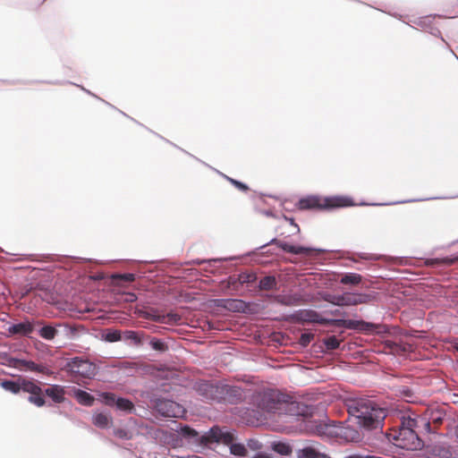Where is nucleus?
<instances>
[{
  "label": "nucleus",
  "instance_id": "nucleus-1",
  "mask_svg": "<svg viewBox=\"0 0 458 458\" xmlns=\"http://www.w3.org/2000/svg\"><path fill=\"white\" fill-rule=\"evenodd\" d=\"M349 416L365 430L381 429L386 411L367 398L350 399L346 403Z\"/></svg>",
  "mask_w": 458,
  "mask_h": 458
},
{
  "label": "nucleus",
  "instance_id": "nucleus-2",
  "mask_svg": "<svg viewBox=\"0 0 458 458\" xmlns=\"http://www.w3.org/2000/svg\"><path fill=\"white\" fill-rule=\"evenodd\" d=\"M297 403L291 401L289 396L277 391H268L262 394L258 404L263 420H268L274 415H294Z\"/></svg>",
  "mask_w": 458,
  "mask_h": 458
},
{
  "label": "nucleus",
  "instance_id": "nucleus-3",
  "mask_svg": "<svg viewBox=\"0 0 458 458\" xmlns=\"http://www.w3.org/2000/svg\"><path fill=\"white\" fill-rule=\"evenodd\" d=\"M318 436L338 437L346 442H359L362 439L360 432L348 424L335 421H320L313 429Z\"/></svg>",
  "mask_w": 458,
  "mask_h": 458
},
{
  "label": "nucleus",
  "instance_id": "nucleus-4",
  "mask_svg": "<svg viewBox=\"0 0 458 458\" xmlns=\"http://www.w3.org/2000/svg\"><path fill=\"white\" fill-rule=\"evenodd\" d=\"M202 445L212 447L213 444H224L228 445L230 453L237 456H245L247 454V449L242 444L233 443L234 436L229 431H225L219 428H212L208 432L202 435L200 437Z\"/></svg>",
  "mask_w": 458,
  "mask_h": 458
},
{
  "label": "nucleus",
  "instance_id": "nucleus-5",
  "mask_svg": "<svg viewBox=\"0 0 458 458\" xmlns=\"http://www.w3.org/2000/svg\"><path fill=\"white\" fill-rule=\"evenodd\" d=\"M352 199L344 196L322 198L319 196H308L300 199L298 206L301 209L335 208L353 206Z\"/></svg>",
  "mask_w": 458,
  "mask_h": 458
},
{
  "label": "nucleus",
  "instance_id": "nucleus-6",
  "mask_svg": "<svg viewBox=\"0 0 458 458\" xmlns=\"http://www.w3.org/2000/svg\"><path fill=\"white\" fill-rule=\"evenodd\" d=\"M388 440L399 448L407 450H419L423 443L415 431L399 429L398 432L389 434Z\"/></svg>",
  "mask_w": 458,
  "mask_h": 458
},
{
  "label": "nucleus",
  "instance_id": "nucleus-7",
  "mask_svg": "<svg viewBox=\"0 0 458 458\" xmlns=\"http://www.w3.org/2000/svg\"><path fill=\"white\" fill-rule=\"evenodd\" d=\"M373 299V296L366 293H344L335 295L329 294L326 301L337 306H353L362 303H368Z\"/></svg>",
  "mask_w": 458,
  "mask_h": 458
},
{
  "label": "nucleus",
  "instance_id": "nucleus-8",
  "mask_svg": "<svg viewBox=\"0 0 458 458\" xmlns=\"http://www.w3.org/2000/svg\"><path fill=\"white\" fill-rule=\"evenodd\" d=\"M4 364L10 368L17 369L20 371H23V372L30 371V372H38V373H41V374H45V375L52 374V371L47 367H46L44 365H38V364H36L32 360L14 358V357H11V356L4 357Z\"/></svg>",
  "mask_w": 458,
  "mask_h": 458
},
{
  "label": "nucleus",
  "instance_id": "nucleus-9",
  "mask_svg": "<svg viewBox=\"0 0 458 458\" xmlns=\"http://www.w3.org/2000/svg\"><path fill=\"white\" fill-rule=\"evenodd\" d=\"M69 372L86 378H91L96 375V366L87 360L76 357L66 364Z\"/></svg>",
  "mask_w": 458,
  "mask_h": 458
},
{
  "label": "nucleus",
  "instance_id": "nucleus-10",
  "mask_svg": "<svg viewBox=\"0 0 458 458\" xmlns=\"http://www.w3.org/2000/svg\"><path fill=\"white\" fill-rule=\"evenodd\" d=\"M269 244H276L284 251L294 255H306L310 256L313 252H321L322 250L315 249L310 247H304L300 245L290 244L285 241H280L277 239H272Z\"/></svg>",
  "mask_w": 458,
  "mask_h": 458
},
{
  "label": "nucleus",
  "instance_id": "nucleus-11",
  "mask_svg": "<svg viewBox=\"0 0 458 458\" xmlns=\"http://www.w3.org/2000/svg\"><path fill=\"white\" fill-rule=\"evenodd\" d=\"M157 410L165 417L179 418L184 414L183 407L171 400L158 401L157 403Z\"/></svg>",
  "mask_w": 458,
  "mask_h": 458
},
{
  "label": "nucleus",
  "instance_id": "nucleus-12",
  "mask_svg": "<svg viewBox=\"0 0 458 458\" xmlns=\"http://www.w3.org/2000/svg\"><path fill=\"white\" fill-rule=\"evenodd\" d=\"M101 397L106 404L110 406L115 405L120 411L129 412L133 409V404L131 401L125 398L116 397L114 394L103 393Z\"/></svg>",
  "mask_w": 458,
  "mask_h": 458
},
{
  "label": "nucleus",
  "instance_id": "nucleus-13",
  "mask_svg": "<svg viewBox=\"0 0 458 458\" xmlns=\"http://www.w3.org/2000/svg\"><path fill=\"white\" fill-rule=\"evenodd\" d=\"M33 330V327L30 322H21L18 324H9L6 327V331L9 335H27Z\"/></svg>",
  "mask_w": 458,
  "mask_h": 458
},
{
  "label": "nucleus",
  "instance_id": "nucleus-14",
  "mask_svg": "<svg viewBox=\"0 0 458 458\" xmlns=\"http://www.w3.org/2000/svg\"><path fill=\"white\" fill-rule=\"evenodd\" d=\"M298 458H330L325 454H321L312 446H307L302 449H299L297 452Z\"/></svg>",
  "mask_w": 458,
  "mask_h": 458
},
{
  "label": "nucleus",
  "instance_id": "nucleus-15",
  "mask_svg": "<svg viewBox=\"0 0 458 458\" xmlns=\"http://www.w3.org/2000/svg\"><path fill=\"white\" fill-rule=\"evenodd\" d=\"M45 394L54 402L61 403L64 400V390L62 386L54 385L47 388Z\"/></svg>",
  "mask_w": 458,
  "mask_h": 458
},
{
  "label": "nucleus",
  "instance_id": "nucleus-16",
  "mask_svg": "<svg viewBox=\"0 0 458 458\" xmlns=\"http://www.w3.org/2000/svg\"><path fill=\"white\" fill-rule=\"evenodd\" d=\"M93 423L101 428H107L111 423V417L105 412H98L93 416Z\"/></svg>",
  "mask_w": 458,
  "mask_h": 458
},
{
  "label": "nucleus",
  "instance_id": "nucleus-17",
  "mask_svg": "<svg viewBox=\"0 0 458 458\" xmlns=\"http://www.w3.org/2000/svg\"><path fill=\"white\" fill-rule=\"evenodd\" d=\"M21 391L29 393L30 394H35L41 392V388L32 380L22 379Z\"/></svg>",
  "mask_w": 458,
  "mask_h": 458
},
{
  "label": "nucleus",
  "instance_id": "nucleus-18",
  "mask_svg": "<svg viewBox=\"0 0 458 458\" xmlns=\"http://www.w3.org/2000/svg\"><path fill=\"white\" fill-rule=\"evenodd\" d=\"M361 276L356 273H347L344 275L340 282L344 284H359L361 282Z\"/></svg>",
  "mask_w": 458,
  "mask_h": 458
},
{
  "label": "nucleus",
  "instance_id": "nucleus-19",
  "mask_svg": "<svg viewBox=\"0 0 458 458\" xmlns=\"http://www.w3.org/2000/svg\"><path fill=\"white\" fill-rule=\"evenodd\" d=\"M2 387L13 394H18L21 391V380L18 382L4 380L1 383Z\"/></svg>",
  "mask_w": 458,
  "mask_h": 458
},
{
  "label": "nucleus",
  "instance_id": "nucleus-20",
  "mask_svg": "<svg viewBox=\"0 0 458 458\" xmlns=\"http://www.w3.org/2000/svg\"><path fill=\"white\" fill-rule=\"evenodd\" d=\"M38 333L42 338L46 340H53L57 334V330L51 326H45L40 328Z\"/></svg>",
  "mask_w": 458,
  "mask_h": 458
},
{
  "label": "nucleus",
  "instance_id": "nucleus-21",
  "mask_svg": "<svg viewBox=\"0 0 458 458\" xmlns=\"http://www.w3.org/2000/svg\"><path fill=\"white\" fill-rule=\"evenodd\" d=\"M273 450L281 455H289L292 453L290 445L283 442L275 443Z\"/></svg>",
  "mask_w": 458,
  "mask_h": 458
},
{
  "label": "nucleus",
  "instance_id": "nucleus-22",
  "mask_svg": "<svg viewBox=\"0 0 458 458\" xmlns=\"http://www.w3.org/2000/svg\"><path fill=\"white\" fill-rule=\"evenodd\" d=\"M276 285V281L274 276H266L259 282V287L262 290H271Z\"/></svg>",
  "mask_w": 458,
  "mask_h": 458
},
{
  "label": "nucleus",
  "instance_id": "nucleus-23",
  "mask_svg": "<svg viewBox=\"0 0 458 458\" xmlns=\"http://www.w3.org/2000/svg\"><path fill=\"white\" fill-rule=\"evenodd\" d=\"M76 397L81 403L85 405H91L94 400L89 394L82 390H78L76 392Z\"/></svg>",
  "mask_w": 458,
  "mask_h": 458
},
{
  "label": "nucleus",
  "instance_id": "nucleus-24",
  "mask_svg": "<svg viewBox=\"0 0 458 458\" xmlns=\"http://www.w3.org/2000/svg\"><path fill=\"white\" fill-rule=\"evenodd\" d=\"M103 338L105 341L109 343H114L122 340V336L119 331L117 330H109L103 335Z\"/></svg>",
  "mask_w": 458,
  "mask_h": 458
},
{
  "label": "nucleus",
  "instance_id": "nucleus-25",
  "mask_svg": "<svg viewBox=\"0 0 458 458\" xmlns=\"http://www.w3.org/2000/svg\"><path fill=\"white\" fill-rule=\"evenodd\" d=\"M29 402L35 404L38 407H42L45 404V399L43 396V391L38 394H30L28 398Z\"/></svg>",
  "mask_w": 458,
  "mask_h": 458
},
{
  "label": "nucleus",
  "instance_id": "nucleus-26",
  "mask_svg": "<svg viewBox=\"0 0 458 458\" xmlns=\"http://www.w3.org/2000/svg\"><path fill=\"white\" fill-rule=\"evenodd\" d=\"M225 180H227L230 183H232L236 189H238L239 191H247L249 190V187L248 185H246L245 183L242 182H239L235 179H233L224 174H220Z\"/></svg>",
  "mask_w": 458,
  "mask_h": 458
},
{
  "label": "nucleus",
  "instance_id": "nucleus-27",
  "mask_svg": "<svg viewBox=\"0 0 458 458\" xmlns=\"http://www.w3.org/2000/svg\"><path fill=\"white\" fill-rule=\"evenodd\" d=\"M257 279L256 275L253 273H242L238 276V282L242 284H251Z\"/></svg>",
  "mask_w": 458,
  "mask_h": 458
},
{
  "label": "nucleus",
  "instance_id": "nucleus-28",
  "mask_svg": "<svg viewBox=\"0 0 458 458\" xmlns=\"http://www.w3.org/2000/svg\"><path fill=\"white\" fill-rule=\"evenodd\" d=\"M417 427V421L414 419L407 418L403 419L402 421V426L400 427V429H407L410 431H414V428Z\"/></svg>",
  "mask_w": 458,
  "mask_h": 458
},
{
  "label": "nucleus",
  "instance_id": "nucleus-29",
  "mask_svg": "<svg viewBox=\"0 0 458 458\" xmlns=\"http://www.w3.org/2000/svg\"><path fill=\"white\" fill-rule=\"evenodd\" d=\"M325 344L327 349L335 350L339 347L340 342L335 336H329L326 339Z\"/></svg>",
  "mask_w": 458,
  "mask_h": 458
},
{
  "label": "nucleus",
  "instance_id": "nucleus-30",
  "mask_svg": "<svg viewBox=\"0 0 458 458\" xmlns=\"http://www.w3.org/2000/svg\"><path fill=\"white\" fill-rule=\"evenodd\" d=\"M432 19L431 16H427L414 21V23L422 29H426L430 24Z\"/></svg>",
  "mask_w": 458,
  "mask_h": 458
},
{
  "label": "nucleus",
  "instance_id": "nucleus-31",
  "mask_svg": "<svg viewBox=\"0 0 458 458\" xmlns=\"http://www.w3.org/2000/svg\"><path fill=\"white\" fill-rule=\"evenodd\" d=\"M150 344L156 351L164 352L166 349L165 343L157 339L152 340Z\"/></svg>",
  "mask_w": 458,
  "mask_h": 458
},
{
  "label": "nucleus",
  "instance_id": "nucleus-32",
  "mask_svg": "<svg viewBox=\"0 0 458 458\" xmlns=\"http://www.w3.org/2000/svg\"><path fill=\"white\" fill-rule=\"evenodd\" d=\"M113 277L114 278H121L127 282H132L135 280V276L133 274L115 275Z\"/></svg>",
  "mask_w": 458,
  "mask_h": 458
},
{
  "label": "nucleus",
  "instance_id": "nucleus-33",
  "mask_svg": "<svg viewBox=\"0 0 458 458\" xmlns=\"http://www.w3.org/2000/svg\"><path fill=\"white\" fill-rule=\"evenodd\" d=\"M114 435L120 438H124V439L131 437V435L129 432H127L124 429H121V428L114 430Z\"/></svg>",
  "mask_w": 458,
  "mask_h": 458
},
{
  "label": "nucleus",
  "instance_id": "nucleus-34",
  "mask_svg": "<svg viewBox=\"0 0 458 458\" xmlns=\"http://www.w3.org/2000/svg\"><path fill=\"white\" fill-rule=\"evenodd\" d=\"M182 434H183V436L188 437H198V433L195 430H193V429H191L190 428H184L182 429Z\"/></svg>",
  "mask_w": 458,
  "mask_h": 458
},
{
  "label": "nucleus",
  "instance_id": "nucleus-35",
  "mask_svg": "<svg viewBox=\"0 0 458 458\" xmlns=\"http://www.w3.org/2000/svg\"><path fill=\"white\" fill-rule=\"evenodd\" d=\"M124 337L128 340H131L132 342H138V336L133 331H126L124 333Z\"/></svg>",
  "mask_w": 458,
  "mask_h": 458
},
{
  "label": "nucleus",
  "instance_id": "nucleus-36",
  "mask_svg": "<svg viewBox=\"0 0 458 458\" xmlns=\"http://www.w3.org/2000/svg\"><path fill=\"white\" fill-rule=\"evenodd\" d=\"M312 336L310 334H302L301 336V344L303 346L308 345L310 343Z\"/></svg>",
  "mask_w": 458,
  "mask_h": 458
},
{
  "label": "nucleus",
  "instance_id": "nucleus-37",
  "mask_svg": "<svg viewBox=\"0 0 458 458\" xmlns=\"http://www.w3.org/2000/svg\"><path fill=\"white\" fill-rule=\"evenodd\" d=\"M284 219L286 221H289L290 222V225L291 226L293 227V232H292L291 233L292 234H295V233H300V227L298 226L297 224L294 223L293 219V218H287V217H284Z\"/></svg>",
  "mask_w": 458,
  "mask_h": 458
},
{
  "label": "nucleus",
  "instance_id": "nucleus-38",
  "mask_svg": "<svg viewBox=\"0 0 458 458\" xmlns=\"http://www.w3.org/2000/svg\"><path fill=\"white\" fill-rule=\"evenodd\" d=\"M167 318H168V321L176 323L179 321L180 317L177 314H168Z\"/></svg>",
  "mask_w": 458,
  "mask_h": 458
},
{
  "label": "nucleus",
  "instance_id": "nucleus-39",
  "mask_svg": "<svg viewBox=\"0 0 458 458\" xmlns=\"http://www.w3.org/2000/svg\"><path fill=\"white\" fill-rule=\"evenodd\" d=\"M252 458H270V456L264 453H259L255 454Z\"/></svg>",
  "mask_w": 458,
  "mask_h": 458
},
{
  "label": "nucleus",
  "instance_id": "nucleus-40",
  "mask_svg": "<svg viewBox=\"0 0 458 458\" xmlns=\"http://www.w3.org/2000/svg\"><path fill=\"white\" fill-rule=\"evenodd\" d=\"M267 216H273V213L271 210H266L262 212Z\"/></svg>",
  "mask_w": 458,
  "mask_h": 458
},
{
  "label": "nucleus",
  "instance_id": "nucleus-41",
  "mask_svg": "<svg viewBox=\"0 0 458 458\" xmlns=\"http://www.w3.org/2000/svg\"><path fill=\"white\" fill-rule=\"evenodd\" d=\"M249 445H250L252 449H256V448H258V446H257V442H254V441H253V442L249 443Z\"/></svg>",
  "mask_w": 458,
  "mask_h": 458
},
{
  "label": "nucleus",
  "instance_id": "nucleus-42",
  "mask_svg": "<svg viewBox=\"0 0 458 458\" xmlns=\"http://www.w3.org/2000/svg\"><path fill=\"white\" fill-rule=\"evenodd\" d=\"M136 299L135 295L134 294H130V297H129V300L130 301H134Z\"/></svg>",
  "mask_w": 458,
  "mask_h": 458
},
{
  "label": "nucleus",
  "instance_id": "nucleus-43",
  "mask_svg": "<svg viewBox=\"0 0 458 458\" xmlns=\"http://www.w3.org/2000/svg\"><path fill=\"white\" fill-rule=\"evenodd\" d=\"M446 262H447L448 264H451V263H453V259H447V260H446Z\"/></svg>",
  "mask_w": 458,
  "mask_h": 458
},
{
  "label": "nucleus",
  "instance_id": "nucleus-44",
  "mask_svg": "<svg viewBox=\"0 0 458 458\" xmlns=\"http://www.w3.org/2000/svg\"><path fill=\"white\" fill-rule=\"evenodd\" d=\"M405 201H397V204H400V203H404ZM394 204H396V202H394Z\"/></svg>",
  "mask_w": 458,
  "mask_h": 458
},
{
  "label": "nucleus",
  "instance_id": "nucleus-45",
  "mask_svg": "<svg viewBox=\"0 0 458 458\" xmlns=\"http://www.w3.org/2000/svg\"><path fill=\"white\" fill-rule=\"evenodd\" d=\"M455 350L458 352V344L454 346Z\"/></svg>",
  "mask_w": 458,
  "mask_h": 458
},
{
  "label": "nucleus",
  "instance_id": "nucleus-46",
  "mask_svg": "<svg viewBox=\"0 0 458 458\" xmlns=\"http://www.w3.org/2000/svg\"><path fill=\"white\" fill-rule=\"evenodd\" d=\"M456 435H457V437H458V428H457V430H456Z\"/></svg>",
  "mask_w": 458,
  "mask_h": 458
}]
</instances>
